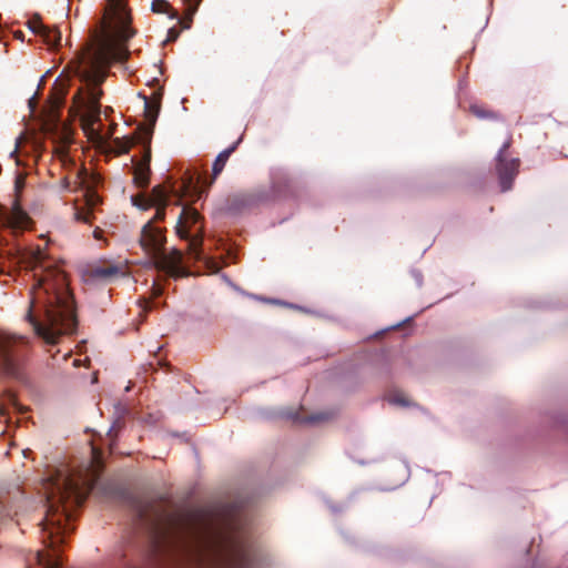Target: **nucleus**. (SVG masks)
<instances>
[{
    "instance_id": "a211bd4d",
    "label": "nucleus",
    "mask_w": 568,
    "mask_h": 568,
    "mask_svg": "<svg viewBox=\"0 0 568 568\" xmlns=\"http://www.w3.org/2000/svg\"><path fill=\"white\" fill-rule=\"evenodd\" d=\"M28 27L29 29L36 33V34H42L43 31H45V27L41 21H40V18H36L33 20H30L28 22Z\"/></svg>"
},
{
    "instance_id": "bb28decb",
    "label": "nucleus",
    "mask_w": 568,
    "mask_h": 568,
    "mask_svg": "<svg viewBox=\"0 0 568 568\" xmlns=\"http://www.w3.org/2000/svg\"><path fill=\"white\" fill-rule=\"evenodd\" d=\"M408 474H409L408 466L404 465L403 466L402 478H400L399 483L396 486H400L402 484H404L407 480V478H408Z\"/></svg>"
},
{
    "instance_id": "c756f323",
    "label": "nucleus",
    "mask_w": 568,
    "mask_h": 568,
    "mask_svg": "<svg viewBox=\"0 0 568 568\" xmlns=\"http://www.w3.org/2000/svg\"><path fill=\"white\" fill-rule=\"evenodd\" d=\"M412 275L415 278L417 286H422V283H423L422 274L418 271H413Z\"/></svg>"
},
{
    "instance_id": "20e7f679",
    "label": "nucleus",
    "mask_w": 568,
    "mask_h": 568,
    "mask_svg": "<svg viewBox=\"0 0 568 568\" xmlns=\"http://www.w3.org/2000/svg\"><path fill=\"white\" fill-rule=\"evenodd\" d=\"M109 2L114 27L100 40L93 57L77 69V75L83 83L77 95L79 105L83 109V128L92 135H100L95 124L100 122L99 101L102 91L99 85L105 79L104 68L111 62H122L128 58L129 51L124 42L134 34L129 27L130 16L123 0H109Z\"/></svg>"
},
{
    "instance_id": "58836bf2",
    "label": "nucleus",
    "mask_w": 568,
    "mask_h": 568,
    "mask_svg": "<svg viewBox=\"0 0 568 568\" xmlns=\"http://www.w3.org/2000/svg\"><path fill=\"white\" fill-rule=\"evenodd\" d=\"M223 278L226 280V283H229V285H232V282H230V280H227L226 275H223Z\"/></svg>"
},
{
    "instance_id": "7ed1b4c3",
    "label": "nucleus",
    "mask_w": 568,
    "mask_h": 568,
    "mask_svg": "<svg viewBox=\"0 0 568 568\" xmlns=\"http://www.w3.org/2000/svg\"><path fill=\"white\" fill-rule=\"evenodd\" d=\"M97 480L91 462L79 469L63 466L44 483L47 514L42 521V530L48 534V546L54 549L63 541L69 530L68 520L72 510L87 498ZM37 562L41 568H61L60 556L53 552L38 551Z\"/></svg>"
},
{
    "instance_id": "6e6552de",
    "label": "nucleus",
    "mask_w": 568,
    "mask_h": 568,
    "mask_svg": "<svg viewBox=\"0 0 568 568\" xmlns=\"http://www.w3.org/2000/svg\"><path fill=\"white\" fill-rule=\"evenodd\" d=\"M44 134L52 140L53 153L65 165L68 159L67 146L71 142V133L68 126L60 120H48L43 123Z\"/></svg>"
},
{
    "instance_id": "1a4fd4ad",
    "label": "nucleus",
    "mask_w": 568,
    "mask_h": 568,
    "mask_svg": "<svg viewBox=\"0 0 568 568\" xmlns=\"http://www.w3.org/2000/svg\"><path fill=\"white\" fill-rule=\"evenodd\" d=\"M509 148V142H505L496 155V169L499 178L501 191H508L513 186V182L518 172L519 160L506 159L504 153Z\"/></svg>"
},
{
    "instance_id": "5701e85b",
    "label": "nucleus",
    "mask_w": 568,
    "mask_h": 568,
    "mask_svg": "<svg viewBox=\"0 0 568 568\" xmlns=\"http://www.w3.org/2000/svg\"><path fill=\"white\" fill-rule=\"evenodd\" d=\"M470 110L473 114H475L479 119H487L490 116V113L488 111L483 110L478 105H471Z\"/></svg>"
},
{
    "instance_id": "473e14b6",
    "label": "nucleus",
    "mask_w": 568,
    "mask_h": 568,
    "mask_svg": "<svg viewBox=\"0 0 568 568\" xmlns=\"http://www.w3.org/2000/svg\"><path fill=\"white\" fill-rule=\"evenodd\" d=\"M171 18H172V19H179V14H178V12H173V13L171 14Z\"/></svg>"
},
{
    "instance_id": "79ce46f5",
    "label": "nucleus",
    "mask_w": 568,
    "mask_h": 568,
    "mask_svg": "<svg viewBox=\"0 0 568 568\" xmlns=\"http://www.w3.org/2000/svg\"><path fill=\"white\" fill-rule=\"evenodd\" d=\"M400 325H402V323H397L396 325H393L392 328L399 327Z\"/></svg>"
},
{
    "instance_id": "423d86ee",
    "label": "nucleus",
    "mask_w": 568,
    "mask_h": 568,
    "mask_svg": "<svg viewBox=\"0 0 568 568\" xmlns=\"http://www.w3.org/2000/svg\"><path fill=\"white\" fill-rule=\"evenodd\" d=\"M95 182L97 179L82 168L74 171L73 178L65 176L60 181V189L62 191L83 192L84 204H74L73 217L78 222L90 223L94 207L101 202L100 196L93 190Z\"/></svg>"
},
{
    "instance_id": "4be33fe9",
    "label": "nucleus",
    "mask_w": 568,
    "mask_h": 568,
    "mask_svg": "<svg viewBox=\"0 0 568 568\" xmlns=\"http://www.w3.org/2000/svg\"><path fill=\"white\" fill-rule=\"evenodd\" d=\"M184 1L189 7L187 11H189L190 19H191L192 16L196 12L202 0H184Z\"/></svg>"
},
{
    "instance_id": "c9c22d12",
    "label": "nucleus",
    "mask_w": 568,
    "mask_h": 568,
    "mask_svg": "<svg viewBox=\"0 0 568 568\" xmlns=\"http://www.w3.org/2000/svg\"><path fill=\"white\" fill-rule=\"evenodd\" d=\"M223 278L226 280V283H229V285H232V282H230V280H227L226 275H223Z\"/></svg>"
},
{
    "instance_id": "ddd939ff",
    "label": "nucleus",
    "mask_w": 568,
    "mask_h": 568,
    "mask_svg": "<svg viewBox=\"0 0 568 568\" xmlns=\"http://www.w3.org/2000/svg\"><path fill=\"white\" fill-rule=\"evenodd\" d=\"M14 341V336L0 333V363L7 371H11L13 368V362L10 355V346Z\"/></svg>"
},
{
    "instance_id": "dca6fc26",
    "label": "nucleus",
    "mask_w": 568,
    "mask_h": 568,
    "mask_svg": "<svg viewBox=\"0 0 568 568\" xmlns=\"http://www.w3.org/2000/svg\"><path fill=\"white\" fill-rule=\"evenodd\" d=\"M41 36L49 45H59L62 39L59 30L49 27H45V31H43Z\"/></svg>"
},
{
    "instance_id": "ea45409f",
    "label": "nucleus",
    "mask_w": 568,
    "mask_h": 568,
    "mask_svg": "<svg viewBox=\"0 0 568 568\" xmlns=\"http://www.w3.org/2000/svg\"><path fill=\"white\" fill-rule=\"evenodd\" d=\"M73 365H74V366H79V365H80V361L75 359V361L73 362Z\"/></svg>"
},
{
    "instance_id": "393cba45",
    "label": "nucleus",
    "mask_w": 568,
    "mask_h": 568,
    "mask_svg": "<svg viewBox=\"0 0 568 568\" xmlns=\"http://www.w3.org/2000/svg\"><path fill=\"white\" fill-rule=\"evenodd\" d=\"M179 37V31H176L174 28L169 29L168 31V38L165 42L174 41Z\"/></svg>"
},
{
    "instance_id": "b1692460",
    "label": "nucleus",
    "mask_w": 568,
    "mask_h": 568,
    "mask_svg": "<svg viewBox=\"0 0 568 568\" xmlns=\"http://www.w3.org/2000/svg\"><path fill=\"white\" fill-rule=\"evenodd\" d=\"M200 245H201V237L199 235H195L194 237L191 239L190 246L194 251V254L196 255V257H199L197 247Z\"/></svg>"
},
{
    "instance_id": "4c0bfd02",
    "label": "nucleus",
    "mask_w": 568,
    "mask_h": 568,
    "mask_svg": "<svg viewBox=\"0 0 568 568\" xmlns=\"http://www.w3.org/2000/svg\"><path fill=\"white\" fill-rule=\"evenodd\" d=\"M223 278L226 280V283H229V285H232V282H230V280H227L226 275H223Z\"/></svg>"
},
{
    "instance_id": "2eb2a0df",
    "label": "nucleus",
    "mask_w": 568,
    "mask_h": 568,
    "mask_svg": "<svg viewBox=\"0 0 568 568\" xmlns=\"http://www.w3.org/2000/svg\"><path fill=\"white\" fill-rule=\"evenodd\" d=\"M153 193H154V196L152 199V204L158 206L154 219L160 220V219H163V216H164V205H165L166 194L160 187H155L153 190Z\"/></svg>"
},
{
    "instance_id": "a19ab883",
    "label": "nucleus",
    "mask_w": 568,
    "mask_h": 568,
    "mask_svg": "<svg viewBox=\"0 0 568 568\" xmlns=\"http://www.w3.org/2000/svg\"><path fill=\"white\" fill-rule=\"evenodd\" d=\"M44 78H45V74H44V75H41V79H40V83H39V85L43 82Z\"/></svg>"
},
{
    "instance_id": "a878e982",
    "label": "nucleus",
    "mask_w": 568,
    "mask_h": 568,
    "mask_svg": "<svg viewBox=\"0 0 568 568\" xmlns=\"http://www.w3.org/2000/svg\"><path fill=\"white\" fill-rule=\"evenodd\" d=\"M32 150L37 154H39L43 150L42 143L38 139H33V141H32Z\"/></svg>"
},
{
    "instance_id": "6ab92c4d",
    "label": "nucleus",
    "mask_w": 568,
    "mask_h": 568,
    "mask_svg": "<svg viewBox=\"0 0 568 568\" xmlns=\"http://www.w3.org/2000/svg\"><path fill=\"white\" fill-rule=\"evenodd\" d=\"M169 9V3L165 0H153L152 2V11L154 12H166Z\"/></svg>"
},
{
    "instance_id": "c85d7f7f",
    "label": "nucleus",
    "mask_w": 568,
    "mask_h": 568,
    "mask_svg": "<svg viewBox=\"0 0 568 568\" xmlns=\"http://www.w3.org/2000/svg\"><path fill=\"white\" fill-rule=\"evenodd\" d=\"M22 140H23V136H22V135H20L19 138H17V139H16V148H14V150L10 153V156H11V158H14V156L17 155L18 150H19V148H20V144H21V141H22Z\"/></svg>"
},
{
    "instance_id": "0eeeda50",
    "label": "nucleus",
    "mask_w": 568,
    "mask_h": 568,
    "mask_svg": "<svg viewBox=\"0 0 568 568\" xmlns=\"http://www.w3.org/2000/svg\"><path fill=\"white\" fill-rule=\"evenodd\" d=\"M24 172H19L14 180V200L12 201L11 207L0 209V224L11 227L13 230H24L29 227L31 220L27 212L22 207V194L21 191L26 185Z\"/></svg>"
},
{
    "instance_id": "f704fd0d",
    "label": "nucleus",
    "mask_w": 568,
    "mask_h": 568,
    "mask_svg": "<svg viewBox=\"0 0 568 568\" xmlns=\"http://www.w3.org/2000/svg\"><path fill=\"white\" fill-rule=\"evenodd\" d=\"M16 162H17L18 166L22 165V162H21V160L19 158H17Z\"/></svg>"
},
{
    "instance_id": "f3484780",
    "label": "nucleus",
    "mask_w": 568,
    "mask_h": 568,
    "mask_svg": "<svg viewBox=\"0 0 568 568\" xmlns=\"http://www.w3.org/2000/svg\"><path fill=\"white\" fill-rule=\"evenodd\" d=\"M144 108H145V112H146V116H148L149 121L152 123L155 122L158 113H159V105H156V104L152 105L151 102L148 99H145Z\"/></svg>"
},
{
    "instance_id": "f03ea898",
    "label": "nucleus",
    "mask_w": 568,
    "mask_h": 568,
    "mask_svg": "<svg viewBox=\"0 0 568 568\" xmlns=\"http://www.w3.org/2000/svg\"><path fill=\"white\" fill-rule=\"evenodd\" d=\"M21 258L26 267L31 270L34 280L27 318L38 336L48 344H54L60 335L73 332L77 324L65 274L39 247L28 251Z\"/></svg>"
},
{
    "instance_id": "9b49d317",
    "label": "nucleus",
    "mask_w": 568,
    "mask_h": 568,
    "mask_svg": "<svg viewBox=\"0 0 568 568\" xmlns=\"http://www.w3.org/2000/svg\"><path fill=\"white\" fill-rule=\"evenodd\" d=\"M200 220L199 213L190 207L183 206L179 214L178 224H176V233L182 239L189 237V230L195 225Z\"/></svg>"
},
{
    "instance_id": "f8f14e48",
    "label": "nucleus",
    "mask_w": 568,
    "mask_h": 568,
    "mask_svg": "<svg viewBox=\"0 0 568 568\" xmlns=\"http://www.w3.org/2000/svg\"><path fill=\"white\" fill-rule=\"evenodd\" d=\"M123 274L122 267L119 265L92 266L88 270L87 276L89 281L110 282L113 277Z\"/></svg>"
},
{
    "instance_id": "39448f33",
    "label": "nucleus",
    "mask_w": 568,
    "mask_h": 568,
    "mask_svg": "<svg viewBox=\"0 0 568 568\" xmlns=\"http://www.w3.org/2000/svg\"><path fill=\"white\" fill-rule=\"evenodd\" d=\"M143 250L151 256V264L159 271L174 274L181 263L180 251L173 248L170 253L164 251L165 237L161 229L149 221L143 225L140 237Z\"/></svg>"
},
{
    "instance_id": "cd10ccee",
    "label": "nucleus",
    "mask_w": 568,
    "mask_h": 568,
    "mask_svg": "<svg viewBox=\"0 0 568 568\" xmlns=\"http://www.w3.org/2000/svg\"><path fill=\"white\" fill-rule=\"evenodd\" d=\"M28 106L30 109L31 112H34L36 108H37V94H33L29 100H28Z\"/></svg>"
},
{
    "instance_id": "4468645a",
    "label": "nucleus",
    "mask_w": 568,
    "mask_h": 568,
    "mask_svg": "<svg viewBox=\"0 0 568 568\" xmlns=\"http://www.w3.org/2000/svg\"><path fill=\"white\" fill-rule=\"evenodd\" d=\"M239 142L234 143L232 146L223 150L215 159L213 165H212V170H213V174L214 176L219 175L223 169H224V165L227 161V159L230 158L231 153L236 149V145H237Z\"/></svg>"
},
{
    "instance_id": "2f4dec72",
    "label": "nucleus",
    "mask_w": 568,
    "mask_h": 568,
    "mask_svg": "<svg viewBox=\"0 0 568 568\" xmlns=\"http://www.w3.org/2000/svg\"><path fill=\"white\" fill-rule=\"evenodd\" d=\"M153 288H154V294L155 295H160L161 294V288L155 283H153Z\"/></svg>"
},
{
    "instance_id": "e433bc0d",
    "label": "nucleus",
    "mask_w": 568,
    "mask_h": 568,
    "mask_svg": "<svg viewBox=\"0 0 568 568\" xmlns=\"http://www.w3.org/2000/svg\"><path fill=\"white\" fill-rule=\"evenodd\" d=\"M223 278L226 280V283H229V285H232V282H230V280H227L226 275H223Z\"/></svg>"
},
{
    "instance_id": "9d476101",
    "label": "nucleus",
    "mask_w": 568,
    "mask_h": 568,
    "mask_svg": "<svg viewBox=\"0 0 568 568\" xmlns=\"http://www.w3.org/2000/svg\"><path fill=\"white\" fill-rule=\"evenodd\" d=\"M151 150L149 146L143 148V156L133 165V180L139 186H146L150 175Z\"/></svg>"
},
{
    "instance_id": "72a5a7b5",
    "label": "nucleus",
    "mask_w": 568,
    "mask_h": 568,
    "mask_svg": "<svg viewBox=\"0 0 568 568\" xmlns=\"http://www.w3.org/2000/svg\"><path fill=\"white\" fill-rule=\"evenodd\" d=\"M267 302H271V303H276V304H280L281 302L277 301V300H266Z\"/></svg>"
},
{
    "instance_id": "f257e3e1",
    "label": "nucleus",
    "mask_w": 568,
    "mask_h": 568,
    "mask_svg": "<svg viewBox=\"0 0 568 568\" xmlns=\"http://www.w3.org/2000/svg\"><path fill=\"white\" fill-rule=\"evenodd\" d=\"M133 519L151 541L162 568H253L260 549L230 510L165 511L158 503L132 497Z\"/></svg>"
},
{
    "instance_id": "37998d69",
    "label": "nucleus",
    "mask_w": 568,
    "mask_h": 568,
    "mask_svg": "<svg viewBox=\"0 0 568 568\" xmlns=\"http://www.w3.org/2000/svg\"><path fill=\"white\" fill-rule=\"evenodd\" d=\"M410 320H412V317H407V318H406V320H404L402 323H404V322H408V321H410Z\"/></svg>"
},
{
    "instance_id": "aec40b11",
    "label": "nucleus",
    "mask_w": 568,
    "mask_h": 568,
    "mask_svg": "<svg viewBox=\"0 0 568 568\" xmlns=\"http://www.w3.org/2000/svg\"><path fill=\"white\" fill-rule=\"evenodd\" d=\"M389 403L399 406H408V400L402 395H393L389 397Z\"/></svg>"
},
{
    "instance_id": "7c9ffc66",
    "label": "nucleus",
    "mask_w": 568,
    "mask_h": 568,
    "mask_svg": "<svg viewBox=\"0 0 568 568\" xmlns=\"http://www.w3.org/2000/svg\"><path fill=\"white\" fill-rule=\"evenodd\" d=\"M101 233L102 231L100 229H95L94 232H93V236L95 240H100L101 239Z\"/></svg>"
},
{
    "instance_id": "412c9836",
    "label": "nucleus",
    "mask_w": 568,
    "mask_h": 568,
    "mask_svg": "<svg viewBox=\"0 0 568 568\" xmlns=\"http://www.w3.org/2000/svg\"><path fill=\"white\" fill-rule=\"evenodd\" d=\"M328 414L326 413H317L314 415L308 416L306 419H304L305 423H316L321 420L328 419Z\"/></svg>"
}]
</instances>
